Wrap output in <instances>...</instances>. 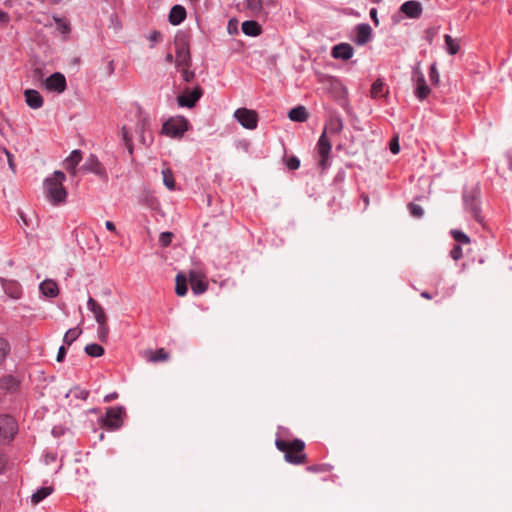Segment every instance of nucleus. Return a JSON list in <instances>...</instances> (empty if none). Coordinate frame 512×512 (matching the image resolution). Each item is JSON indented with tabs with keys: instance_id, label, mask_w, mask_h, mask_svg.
<instances>
[{
	"instance_id": "obj_44",
	"label": "nucleus",
	"mask_w": 512,
	"mask_h": 512,
	"mask_svg": "<svg viewBox=\"0 0 512 512\" xmlns=\"http://www.w3.org/2000/svg\"><path fill=\"white\" fill-rule=\"evenodd\" d=\"M121 135H122V138L125 141L126 145L130 146V144H131V137L129 135V132H128L126 126L122 127Z\"/></svg>"
},
{
	"instance_id": "obj_45",
	"label": "nucleus",
	"mask_w": 512,
	"mask_h": 512,
	"mask_svg": "<svg viewBox=\"0 0 512 512\" xmlns=\"http://www.w3.org/2000/svg\"><path fill=\"white\" fill-rule=\"evenodd\" d=\"M390 151L393 154H398L399 153L400 146H399V143H398L397 139H394V140L391 141V143H390Z\"/></svg>"
},
{
	"instance_id": "obj_20",
	"label": "nucleus",
	"mask_w": 512,
	"mask_h": 512,
	"mask_svg": "<svg viewBox=\"0 0 512 512\" xmlns=\"http://www.w3.org/2000/svg\"><path fill=\"white\" fill-rule=\"evenodd\" d=\"M186 18V10L181 5H174L169 13V22L172 25L181 24Z\"/></svg>"
},
{
	"instance_id": "obj_39",
	"label": "nucleus",
	"mask_w": 512,
	"mask_h": 512,
	"mask_svg": "<svg viewBox=\"0 0 512 512\" xmlns=\"http://www.w3.org/2000/svg\"><path fill=\"white\" fill-rule=\"evenodd\" d=\"M168 359V354L164 349H159L156 354L151 358L153 362L164 361Z\"/></svg>"
},
{
	"instance_id": "obj_24",
	"label": "nucleus",
	"mask_w": 512,
	"mask_h": 512,
	"mask_svg": "<svg viewBox=\"0 0 512 512\" xmlns=\"http://www.w3.org/2000/svg\"><path fill=\"white\" fill-rule=\"evenodd\" d=\"M82 169L86 172H91L95 174H100L102 171L101 164L98 158L93 154H90L89 157L86 159Z\"/></svg>"
},
{
	"instance_id": "obj_18",
	"label": "nucleus",
	"mask_w": 512,
	"mask_h": 512,
	"mask_svg": "<svg viewBox=\"0 0 512 512\" xmlns=\"http://www.w3.org/2000/svg\"><path fill=\"white\" fill-rule=\"evenodd\" d=\"M24 97L26 104L31 109H39L43 106L44 100L41 94L34 89H26L24 91Z\"/></svg>"
},
{
	"instance_id": "obj_31",
	"label": "nucleus",
	"mask_w": 512,
	"mask_h": 512,
	"mask_svg": "<svg viewBox=\"0 0 512 512\" xmlns=\"http://www.w3.org/2000/svg\"><path fill=\"white\" fill-rule=\"evenodd\" d=\"M246 7L254 14H258L263 9V0H246Z\"/></svg>"
},
{
	"instance_id": "obj_30",
	"label": "nucleus",
	"mask_w": 512,
	"mask_h": 512,
	"mask_svg": "<svg viewBox=\"0 0 512 512\" xmlns=\"http://www.w3.org/2000/svg\"><path fill=\"white\" fill-rule=\"evenodd\" d=\"M85 352L91 357H100L104 354V349L97 343H91L85 346Z\"/></svg>"
},
{
	"instance_id": "obj_27",
	"label": "nucleus",
	"mask_w": 512,
	"mask_h": 512,
	"mask_svg": "<svg viewBox=\"0 0 512 512\" xmlns=\"http://www.w3.org/2000/svg\"><path fill=\"white\" fill-rule=\"evenodd\" d=\"M444 41H445V49L448 54L455 55L458 53L460 46L456 39H454L450 35L446 34L444 36Z\"/></svg>"
},
{
	"instance_id": "obj_40",
	"label": "nucleus",
	"mask_w": 512,
	"mask_h": 512,
	"mask_svg": "<svg viewBox=\"0 0 512 512\" xmlns=\"http://www.w3.org/2000/svg\"><path fill=\"white\" fill-rule=\"evenodd\" d=\"M9 345L7 341L0 337V361L4 359L6 354L8 353Z\"/></svg>"
},
{
	"instance_id": "obj_58",
	"label": "nucleus",
	"mask_w": 512,
	"mask_h": 512,
	"mask_svg": "<svg viewBox=\"0 0 512 512\" xmlns=\"http://www.w3.org/2000/svg\"><path fill=\"white\" fill-rule=\"evenodd\" d=\"M166 61H167V62H169V63H171V62L173 61V56H172V54H167V56H166Z\"/></svg>"
},
{
	"instance_id": "obj_54",
	"label": "nucleus",
	"mask_w": 512,
	"mask_h": 512,
	"mask_svg": "<svg viewBox=\"0 0 512 512\" xmlns=\"http://www.w3.org/2000/svg\"><path fill=\"white\" fill-rule=\"evenodd\" d=\"M56 460V455L55 454H47L45 456V463L46 464H49L51 462H54Z\"/></svg>"
},
{
	"instance_id": "obj_1",
	"label": "nucleus",
	"mask_w": 512,
	"mask_h": 512,
	"mask_svg": "<svg viewBox=\"0 0 512 512\" xmlns=\"http://www.w3.org/2000/svg\"><path fill=\"white\" fill-rule=\"evenodd\" d=\"M343 129V122L342 119L338 116H333L329 119L328 124L325 126L321 136L318 139L316 149L318 152V155L320 157L319 165L326 169L330 163H329V155L331 152V142L329 141L327 135H336L341 132Z\"/></svg>"
},
{
	"instance_id": "obj_29",
	"label": "nucleus",
	"mask_w": 512,
	"mask_h": 512,
	"mask_svg": "<svg viewBox=\"0 0 512 512\" xmlns=\"http://www.w3.org/2000/svg\"><path fill=\"white\" fill-rule=\"evenodd\" d=\"M82 333L79 327L70 328L64 335L63 342L70 346Z\"/></svg>"
},
{
	"instance_id": "obj_49",
	"label": "nucleus",
	"mask_w": 512,
	"mask_h": 512,
	"mask_svg": "<svg viewBox=\"0 0 512 512\" xmlns=\"http://www.w3.org/2000/svg\"><path fill=\"white\" fill-rule=\"evenodd\" d=\"M5 151V154L7 156V160H8V164H9V167L14 170V163H13V155L7 150V149H4Z\"/></svg>"
},
{
	"instance_id": "obj_21",
	"label": "nucleus",
	"mask_w": 512,
	"mask_h": 512,
	"mask_svg": "<svg viewBox=\"0 0 512 512\" xmlns=\"http://www.w3.org/2000/svg\"><path fill=\"white\" fill-rule=\"evenodd\" d=\"M39 289L44 296L56 297L58 295V286L53 280L47 279L40 283Z\"/></svg>"
},
{
	"instance_id": "obj_61",
	"label": "nucleus",
	"mask_w": 512,
	"mask_h": 512,
	"mask_svg": "<svg viewBox=\"0 0 512 512\" xmlns=\"http://www.w3.org/2000/svg\"><path fill=\"white\" fill-rule=\"evenodd\" d=\"M53 19H54V21H55L56 23H58V24L63 23V20H62L61 18H59V17H55V16H54V17H53Z\"/></svg>"
},
{
	"instance_id": "obj_23",
	"label": "nucleus",
	"mask_w": 512,
	"mask_h": 512,
	"mask_svg": "<svg viewBox=\"0 0 512 512\" xmlns=\"http://www.w3.org/2000/svg\"><path fill=\"white\" fill-rule=\"evenodd\" d=\"M288 118L293 122H305L308 119V112L304 106H297L289 111Z\"/></svg>"
},
{
	"instance_id": "obj_17",
	"label": "nucleus",
	"mask_w": 512,
	"mask_h": 512,
	"mask_svg": "<svg viewBox=\"0 0 512 512\" xmlns=\"http://www.w3.org/2000/svg\"><path fill=\"white\" fill-rule=\"evenodd\" d=\"M331 55L335 59L349 60L354 55V49L348 43H340L332 48Z\"/></svg>"
},
{
	"instance_id": "obj_25",
	"label": "nucleus",
	"mask_w": 512,
	"mask_h": 512,
	"mask_svg": "<svg viewBox=\"0 0 512 512\" xmlns=\"http://www.w3.org/2000/svg\"><path fill=\"white\" fill-rule=\"evenodd\" d=\"M52 492L53 487L51 486L41 487L31 495V502L36 505L48 497Z\"/></svg>"
},
{
	"instance_id": "obj_59",
	"label": "nucleus",
	"mask_w": 512,
	"mask_h": 512,
	"mask_svg": "<svg viewBox=\"0 0 512 512\" xmlns=\"http://www.w3.org/2000/svg\"><path fill=\"white\" fill-rule=\"evenodd\" d=\"M421 296L426 298V299H430L431 298V296H430V294L428 292H422Z\"/></svg>"
},
{
	"instance_id": "obj_50",
	"label": "nucleus",
	"mask_w": 512,
	"mask_h": 512,
	"mask_svg": "<svg viewBox=\"0 0 512 512\" xmlns=\"http://www.w3.org/2000/svg\"><path fill=\"white\" fill-rule=\"evenodd\" d=\"M3 3V0H0ZM9 21V16L6 12L0 10V22L7 23Z\"/></svg>"
},
{
	"instance_id": "obj_48",
	"label": "nucleus",
	"mask_w": 512,
	"mask_h": 512,
	"mask_svg": "<svg viewBox=\"0 0 512 512\" xmlns=\"http://www.w3.org/2000/svg\"><path fill=\"white\" fill-rule=\"evenodd\" d=\"M160 37H161V34L157 31H154L149 35V40L151 42L155 43V42L159 41Z\"/></svg>"
},
{
	"instance_id": "obj_15",
	"label": "nucleus",
	"mask_w": 512,
	"mask_h": 512,
	"mask_svg": "<svg viewBox=\"0 0 512 512\" xmlns=\"http://www.w3.org/2000/svg\"><path fill=\"white\" fill-rule=\"evenodd\" d=\"M399 11L410 19H417L421 16L423 7L419 1L408 0L400 6Z\"/></svg>"
},
{
	"instance_id": "obj_64",
	"label": "nucleus",
	"mask_w": 512,
	"mask_h": 512,
	"mask_svg": "<svg viewBox=\"0 0 512 512\" xmlns=\"http://www.w3.org/2000/svg\"><path fill=\"white\" fill-rule=\"evenodd\" d=\"M63 26H64V29H65V30H68V29H69V27H68V25H67L66 23H64V25H63Z\"/></svg>"
},
{
	"instance_id": "obj_9",
	"label": "nucleus",
	"mask_w": 512,
	"mask_h": 512,
	"mask_svg": "<svg viewBox=\"0 0 512 512\" xmlns=\"http://www.w3.org/2000/svg\"><path fill=\"white\" fill-rule=\"evenodd\" d=\"M354 37L352 40L354 43H356L358 46H363L370 42L373 38V31L369 24L367 23H360L357 24L354 27Z\"/></svg>"
},
{
	"instance_id": "obj_35",
	"label": "nucleus",
	"mask_w": 512,
	"mask_h": 512,
	"mask_svg": "<svg viewBox=\"0 0 512 512\" xmlns=\"http://www.w3.org/2000/svg\"><path fill=\"white\" fill-rule=\"evenodd\" d=\"M408 207H409V211L412 216L417 217V218H420L423 216L424 211L420 205L410 203Z\"/></svg>"
},
{
	"instance_id": "obj_62",
	"label": "nucleus",
	"mask_w": 512,
	"mask_h": 512,
	"mask_svg": "<svg viewBox=\"0 0 512 512\" xmlns=\"http://www.w3.org/2000/svg\"><path fill=\"white\" fill-rule=\"evenodd\" d=\"M509 168L512 170V158L508 157Z\"/></svg>"
},
{
	"instance_id": "obj_13",
	"label": "nucleus",
	"mask_w": 512,
	"mask_h": 512,
	"mask_svg": "<svg viewBox=\"0 0 512 512\" xmlns=\"http://www.w3.org/2000/svg\"><path fill=\"white\" fill-rule=\"evenodd\" d=\"M123 415L124 408L121 406L108 408L105 417V425L111 429H118L122 425Z\"/></svg>"
},
{
	"instance_id": "obj_11",
	"label": "nucleus",
	"mask_w": 512,
	"mask_h": 512,
	"mask_svg": "<svg viewBox=\"0 0 512 512\" xmlns=\"http://www.w3.org/2000/svg\"><path fill=\"white\" fill-rule=\"evenodd\" d=\"M413 81L415 83V96L420 100L423 101L428 97L430 94V88L426 83L425 77L422 72L419 70L413 71Z\"/></svg>"
},
{
	"instance_id": "obj_8",
	"label": "nucleus",
	"mask_w": 512,
	"mask_h": 512,
	"mask_svg": "<svg viewBox=\"0 0 512 512\" xmlns=\"http://www.w3.org/2000/svg\"><path fill=\"white\" fill-rule=\"evenodd\" d=\"M176 65L180 67H189L191 63L189 45L186 40L181 39L176 41Z\"/></svg>"
},
{
	"instance_id": "obj_5",
	"label": "nucleus",
	"mask_w": 512,
	"mask_h": 512,
	"mask_svg": "<svg viewBox=\"0 0 512 512\" xmlns=\"http://www.w3.org/2000/svg\"><path fill=\"white\" fill-rule=\"evenodd\" d=\"M188 130V121L181 116L168 119L162 127V132L168 137H181Z\"/></svg>"
},
{
	"instance_id": "obj_57",
	"label": "nucleus",
	"mask_w": 512,
	"mask_h": 512,
	"mask_svg": "<svg viewBox=\"0 0 512 512\" xmlns=\"http://www.w3.org/2000/svg\"><path fill=\"white\" fill-rule=\"evenodd\" d=\"M11 296H12L13 298H16V299H17V298H19V297H20V293H19V291H18V290H16L15 292H13V293L11 294Z\"/></svg>"
},
{
	"instance_id": "obj_12",
	"label": "nucleus",
	"mask_w": 512,
	"mask_h": 512,
	"mask_svg": "<svg viewBox=\"0 0 512 512\" xmlns=\"http://www.w3.org/2000/svg\"><path fill=\"white\" fill-rule=\"evenodd\" d=\"M17 433V424L13 417L0 415V438L10 439Z\"/></svg>"
},
{
	"instance_id": "obj_55",
	"label": "nucleus",
	"mask_w": 512,
	"mask_h": 512,
	"mask_svg": "<svg viewBox=\"0 0 512 512\" xmlns=\"http://www.w3.org/2000/svg\"><path fill=\"white\" fill-rule=\"evenodd\" d=\"M5 465H6V458L2 453H0V472L4 469Z\"/></svg>"
},
{
	"instance_id": "obj_22",
	"label": "nucleus",
	"mask_w": 512,
	"mask_h": 512,
	"mask_svg": "<svg viewBox=\"0 0 512 512\" xmlns=\"http://www.w3.org/2000/svg\"><path fill=\"white\" fill-rule=\"evenodd\" d=\"M242 32L251 37H256L261 34V26L253 20H247L242 23Z\"/></svg>"
},
{
	"instance_id": "obj_28",
	"label": "nucleus",
	"mask_w": 512,
	"mask_h": 512,
	"mask_svg": "<svg viewBox=\"0 0 512 512\" xmlns=\"http://www.w3.org/2000/svg\"><path fill=\"white\" fill-rule=\"evenodd\" d=\"M175 293L180 297L185 296L187 293L186 277L182 274L176 276Z\"/></svg>"
},
{
	"instance_id": "obj_63",
	"label": "nucleus",
	"mask_w": 512,
	"mask_h": 512,
	"mask_svg": "<svg viewBox=\"0 0 512 512\" xmlns=\"http://www.w3.org/2000/svg\"><path fill=\"white\" fill-rule=\"evenodd\" d=\"M308 470L317 471L316 467H309Z\"/></svg>"
},
{
	"instance_id": "obj_47",
	"label": "nucleus",
	"mask_w": 512,
	"mask_h": 512,
	"mask_svg": "<svg viewBox=\"0 0 512 512\" xmlns=\"http://www.w3.org/2000/svg\"><path fill=\"white\" fill-rule=\"evenodd\" d=\"M369 14H370V17H371V19L373 20L374 24H375L376 26H378V25H379V20H378V17H377V9H376V8H372V9L370 10V13H369Z\"/></svg>"
},
{
	"instance_id": "obj_56",
	"label": "nucleus",
	"mask_w": 512,
	"mask_h": 512,
	"mask_svg": "<svg viewBox=\"0 0 512 512\" xmlns=\"http://www.w3.org/2000/svg\"><path fill=\"white\" fill-rule=\"evenodd\" d=\"M78 397L81 398V399H86L88 397V392L85 391V390H82V391L79 392Z\"/></svg>"
},
{
	"instance_id": "obj_38",
	"label": "nucleus",
	"mask_w": 512,
	"mask_h": 512,
	"mask_svg": "<svg viewBox=\"0 0 512 512\" xmlns=\"http://www.w3.org/2000/svg\"><path fill=\"white\" fill-rule=\"evenodd\" d=\"M286 165L289 169L291 170H296L299 168L300 166V160L298 157L296 156H291L290 158H288V160L286 161Z\"/></svg>"
},
{
	"instance_id": "obj_7",
	"label": "nucleus",
	"mask_w": 512,
	"mask_h": 512,
	"mask_svg": "<svg viewBox=\"0 0 512 512\" xmlns=\"http://www.w3.org/2000/svg\"><path fill=\"white\" fill-rule=\"evenodd\" d=\"M234 118L246 129L254 130L258 125V115L254 110L238 108L234 112Z\"/></svg>"
},
{
	"instance_id": "obj_16",
	"label": "nucleus",
	"mask_w": 512,
	"mask_h": 512,
	"mask_svg": "<svg viewBox=\"0 0 512 512\" xmlns=\"http://www.w3.org/2000/svg\"><path fill=\"white\" fill-rule=\"evenodd\" d=\"M189 281L195 295H201L207 290L205 277L198 271H190Z\"/></svg>"
},
{
	"instance_id": "obj_41",
	"label": "nucleus",
	"mask_w": 512,
	"mask_h": 512,
	"mask_svg": "<svg viewBox=\"0 0 512 512\" xmlns=\"http://www.w3.org/2000/svg\"><path fill=\"white\" fill-rule=\"evenodd\" d=\"M3 384L5 385V388L7 390H11V391L15 390L17 388V385H18L17 382L13 378H11V377L5 378L3 380Z\"/></svg>"
},
{
	"instance_id": "obj_37",
	"label": "nucleus",
	"mask_w": 512,
	"mask_h": 512,
	"mask_svg": "<svg viewBox=\"0 0 512 512\" xmlns=\"http://www.w3.org/2000/svg\"><path fill=\"white\" fill-rule=\"evenodd\" d=\"M450 256L453 260H459L463 256L462 247L457 244L450 251Z\"/></svg>"
},
{
	"instance_id": "obj_60",
	"label": "nucleus",
	"mask_w": 512,
	"mask_h": 512,
	"mask_svg": "<svg viewBox=\"0 0 512 512\" xmlns=\"http://www.w3.org/2000/svg\"><path fill=\"white\" fill-rule=\"evenodd\" d=\"M3 5L11 6L12 5V0H3Z\"/></svg>"
},
{
	"instance_id": "obj_14",
	"label": "nucleus",
	"mask_w": 512,
	"mask_h": 512,
	"mask_svg": "<svg viewBox=\"0 0 512 512\" xmlns=\"http://www.w3.org/2000/svg\"><path fill=\"white\" fill-rule=\"evenodd\" d=\"M305 447L302 440L296 439L289 442L288 452L285 454V460L291 464H300L303 462L305 455H293V452H301Z\"/></svg>"
},
{
	"instance_id": "obj_36",
	"label": "nucleus",
	"mask_w": 512,
	"mask_h": 512,
	"mask_svg": "<svg viewBox=\"0 0 512 512\" xmlns=\"http://www.w3.org/2000/svg\"><path fill=\"white\" fill-rule=\"evenodd\" d=\"M173 234L171 232H162L159 236V242L166 247L171 243Z\"/></svg>"
},
{
	"instance_id": "obj_19",
	"label": "nucleus",
	"mask_w": 512,
	"mask_h": 512,
	"mask_svg": "<svg viewBox=\"0 0 512 512\" xmlns=\"http://www.w3.org/2000/svg\"><path fill=\"white\" fill-rule=\"evenodd\" d=\"M82 159V153L80 150L76 149L73 150L70 155L65 159V168L68 170L71 174L76 173V167L80 163Z\"/></svg>"
},
{
	"instance_id": "obj_10",
	"label": "nucleus",
	"mask_w": 512,
	"mask_h": 512,
	"mask_svg": "<svg viewBox=\"0 0 512 512\" xmlns=\"http://www.w3.org/2000/svg\"><path fill=\"white\" fill-rule=\"evenodd\" d=\"M203 91L201 87H195L192 90H185L182 95L178 96L177 102L181 107L192 108L201 98Z\"/></svg>"
},
{
	"instance_id": "obj_33",
	"label": "nucleus",
	"mask_w": 512,
	"mask_h": 512,
	"mask_svg": "<svg viewBox=\"0 0 512 512\" xmlns=\"http://www.w3.org/2000/svg\"><path fill=\"white\" fill-rule=\"evenodd\" d=\"M451 235L454 240L460 244H469L470 238L461 230H451Z\"/></svg>"
},
{
	"instance_id": "obj_53",
	"label": "nucleus",
	"mask_w": 512,
	"mask_h": 512,
	"mask_svg": "<svg viewBox=\"0 0 512 512\" xmlns=\"http://www.w3.org/2000/svg\"><path fill=\"white\" fill-rule=\"evenodd\" d=\"M228 32L231 34L233 32H237V25L233 23V21H229L228 23Z\"/></svg>"
},
{
	"instance_id": "obj_52",
	"label": "nucleus",
	"mask_w": 512,
	"mask_h": 512,
	"mask_svg": "<svg viewBox=\"0 0 512 512\" xmlns=\"http://www.w3.org/2000/svg\"><path fill=\"white\" fill-rule=\"evenodd\" d=\"M105 227L107 230L111 231V232H115L116 231V226L113 222L111 221H106L105 222Z\"/></svg>"
},
{
	"instance_id": "obj_4",
	"label": "nucleus",
	"mask_w": 512,
	"mask_h": 512,
	"mask_svg": "<svg viewBox=\"0 0 512 512\" xmlns=\"http://www.w3.org/2000/svg\"><path fill=\"white\" fill-rule=\"evenodd\" d=\"M34 77L41 79L42 87L48 92L61 94L67 87L66 78L60 72H55L49 77L42 79L41 70L37 68L34 70Z\"/></svg>"
},
{
	"instance_id": "obj_46",
	"label": "nucleus",
	"mask_w": 512,
	"mask_h": 512,
	"mask_svg": "<svg viewBox=\"0 0 512 512\" xmlns=\"http://www.w3.org/2000/svg\"><path fill=\"white\" fill-rule=\"evenodd\" d=\"M65 355H66V349H65V346H60L59 349H58V353H57V361L58 362H61L64 360L65 358Z\"/></svg>"
},
{
	"instance_id": "obj_32",
	"label": "nucleus",
	"mask_w": 512,
	"mask_h": 512,
	"mask_svg": "<svg viewBox=\"0 0 512 512\" xmlns=\"http://www.w3.org/2000/svg\"><path fill=\"white\" fill-rule=\"evenodd\" d=\"M162 176H163V183H164V185L168 189L173 190L174 187H175V182H174V178H173L172 172L169 169L163 170L162 171Z\"/></svg>"
},
{
	"instance_id": "obj_42",
	"label": "nucleus",
	"mask_w": 512,
	"mask_h": 512,
	"mask_svg": "<svg viewBox=\"0 0 512 512\" xmlns=\"http://www.w3.org/2000/svg\"><path fill=\"white\" fill-rule=\"evenodd\" d=\"M184 81L189 82L194 77V72L188 70V67H180Z\"/></svg>"
},
{
	"instance_id": "obj_2",
	"label": "nucleus",
	"mask_w": 512,
	"mask_h": 512,
	"mask_svg": "<svg viewBox=\"0 0 512 512\" xmlns=\"http://www.w3.org/2000/svg\"><path fill=\"white\" fill-rule=\"evenodd\" d=\"M66 176L62 171H55L51 177L44 181L45 195L48 201L54 205H60L66 201L67 191L63 186Z\"/></svg>"
},
{
	"instance_id": "obj_34",
	"label": "nucleus",
	"mask_w": 512,
	"mask_h": 512,
	"mask_svg": "<svg viewBox=\"0 0 512 512\" xmlns=\"http://www.w3.org/2000/svg\"><path fill=\"white\" fill-rule=\"evenodd\" d=\"M429 78H430V81H431L432 84H434V85H438L439 84V82H440V75H439L436 63H433L430 66Z\"/></svg>"
},
{
	"instance_id": "obj_43",
	"label": "nucleus",
	"mask_w": 512,
	"mask_h": 512,
	"mask_svg": "<svg viewBox=\"0 0 512 512\" xmlns=\"http://www.w3.org/2000/svg\"><path fill=\"white\" fill-rule=\"evenodd\" d=\"M275 445L280 451L285 452V454L288 452L289 442H286L281 439H276Z\"/></svg>"
},
{
	"instance_id": "obj_51",
	"label": "nucleus",
	"mask_w": 512,
	"mask_h": 512,
	"mask_svg": "<svg viewBox=\"0 0 512 512\" xmlns=\"http://www.w3.org/2000/svg\"><path fill=\"white\" fill-rule=\"evenodd\" d=\"M117 397H118V394L116 392L109 393L104 397V402H111L114 399H116Z\"/></svg>"
},
{
	"instance_id": "obj_6",
	"label": "nucleus",
	"mask_w": 512,
	"mask_h": 512,
	"mask_svg": "<svg viewBox=\"0 0 512 512\" xmlns=\"http://www.w3.org/2000/svg\"><path fill=\"white\" fill-rule=\"evenodd\" d=\"M479 197H480V192L477 188H473L472 190L465 191L463 193L464 208L477 221H481V209H480Z\"/></svg>"
},
{
	"instance_id": "obj_26",
	"label": "nucleus",
	"mask_w": 512,
	"mask_h": 512,
	"mask_svg": "<svg viewBox=\"0 0 512 512\" xmlns=\"http://www.w3.org/2000/svg\"><path fill=\"white\" fill-rule=\"evenodd\" d=\"M388 93V90L381 79H377L371 87V96L373 98H382Z\"/></svg>"
},
{
	"instance_id": "obj_3",
	"label": "nucleus",
	"mask_w": 512,
	"mask_h": 512,
	"mask_svg": "<svg viewBox=\"0 0 512 512\" xmlns=\"http://www.w3.org/2000/svg\"><path fill=\"white\" fill-rule=\"evenodd\" d=\"M87 309L93 314L97 324V334L101 342H106L109 334V327L107 324V316L103 307L96 302L92 297L87 300Z\"/></svg>"
}]
</instances>
